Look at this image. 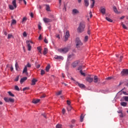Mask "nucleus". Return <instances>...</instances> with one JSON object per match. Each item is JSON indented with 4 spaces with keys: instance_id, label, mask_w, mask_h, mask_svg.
<instances>
[{
    "instance_id": "obj_1",
    "label": "nucleus",
    "mask_w": 128,
    "mask_h": 128,
    "mask_svg": "<svg viewBox=\"0 0 128 128\" xmlns=\"http://www.w3.org/2000/svg\"><path fill=\"white\" fill-rule=\"evenodd\" d=\"M84 28H86V22L82 21L80 23L79 26L78 28V32H82L84 31Z\"/></svg>"
},
{
    "instance_id": "obj_2",
    "label": "nucleus",
    "mask_w": 128,
    "mask_h": 128,
    "mask_svg": "<svg viewBox=\"0 0 128 128\" xmlns=\"http://www.w3.org/2000/svg\"><path fill=\"white\" fill-rule=\"evenodd\" d=\"M75 44H76V48H80L83 44L82 42L80 40V39L78 38H76L75 41Z\"/></svg>"
},
{
    "instance_id": "obj_3",
    "label": "nucleus",
    "mask_w": 128,
    "mask_h": 128,
    "mask_svg": "<svg viewBox=\"0 0 128 128\" xmlns=\"http://www.w3.org/2000/svg\"><path fill=\"white\" fill-rule=\"evenodd\" d=\"M68 50H70V48H60L58 50V52H60V54H66V52H68Z\"/></svg>"
},
{
    "instance_id": "obj_4",
    "label": "nucleus",
    "mask_w": 128,
    "mask_h": 128,
    "mask_svg": "<svg viewBox=\"0 0 128 128\" xmlns=\"http://www.w3.org/2000/svg\"><path fill=\"white\" fill-rule=\"evenodd\" d=\"M28 68H32V65L30 64V63H28L26 66H25L22 71V74H28Z\"/></svg>"
},
{
    "instance_id": "obj_5",
    "label": "nucleus",
    "mask_w": 128,
    "mask_h": 128,
    "mask_svg": "<svg viewBox=\"0 0 128 128\" xmlns=\"http://www.w3.org/2000/svg\"><path fill=\"white\" fill-rule=\"evenodd\" d=\"M4 100L6 102H14V99L12 98H4Z\"/></svg>"
},
{
    "instance_id": "obj_6",
    "label": "nucleus",
    "mask_w": 128,
    "mask_h": 128,
    "mask_svg": "<svg viewBox=\"0 0 128 128\" xmlns=\"http://www.w3.org/2000/svg\"><path fill=\"white\" fill-rule=\"evenodd\" d=\"M82 68H84V66H80L78 70H80V74H82V76H86V74L84 72H82Z\"/></svg>"
},
{
    "instance_id": "obj_7",
    "label": "nucleus",
    "mask_w": 128,
    "mask_h": 128,
    "mask_svg": "<svg viewBox=\"0 0 128 128\" xmlns=\"http://www.w3.org/2000/svg\"><path fill=\"white\" fill-rule=\"evenodd\" d=\"M68 38H70V32L66 31V34L64 36V40L65 42H66L68 40Z\"/></svg>"
},
{
    "instance_id": "obj_8",
    "label": "nucleus",
    "mask_w": 128,
    "mask_h": 128,
    "mask_svg": "<svg viewBox=\"0 0 128 128\" xmlns=\"http://www.w3.org/2000/svg\"><path fill=\"white\" fill-rule=\"evenodd\" d=\"M100 82V79L98 78V76H94V82L95 84H98V82Z\"/></svg>"
},
{
    "instance_id": "obj_9",
    "label": "nucleus",
    "mask_w": 128,
    "mask_h": 128,
    "mask_svg": "<svg viewBox=\"0 0 128 128\" xmlns=\"http://www.w3.org/2000/svg\"><path fill=\"white\" fill-rule=\"evenodd\" d=\"M74 58V54H72L68 56V60H72Z\"/></svg>"
},
{
    "instance_id": "obj_10",
    "label": "nucleus",
    "mask_w": 128,
    "mask_h": 128,
    "mask_svg": "<svg viewBox=\"0 0 128 128\" xmlns=\"http://www.w3.org/2000/svg\"><path fill=\"white\" fill-rule=\"evenodd\" d=\"M43 20L45 24H48V22H52V20L46 18H43Z\"/></svg>"
},
{
    "instance_id": "obj_11",
    "label": "nucleus",
    "mask_w": 128,
    "mask_h": 128,
    "mask_svg": "<svg viewBox=\"0 0 128 128\" xmlns=\"http://www.w3.org/2000/svg\"><path fill=\"white\" fill-rule=\"evenodd\" d=\"M122 76H126V74H128V70H123L121 72Z\"/></svg>"
},
{
    "instance_id": "obj_12",
    "label": "nucleus",
    "mask_w": 128,
    "mask_h": 128,
    "mask_svg": "<svg viewBox=\"0 0 128 128\" xmlns=\"http://www.w3.org/2000/svg\"><path fill=\"white\" fill-rule=\"evenodd\" d=\"M26 44L28 48V50H29V52L32 50V46H30V41L27 40L26 42Z\"/></svg>"
},
{
    "instance_id": "obj_13",
    "label": "nucleus",
    "mask_w": 128,
    "mask_h": 128,
    "mask_svg": "<svg viewBox=\"0 0 128 128\" xmlns=\"http://www.w3.org/2000/svg\"><path fill=\"white\" fill-rule=\"evenodd\" d=\"M54 58H55V60H64V57H62V56H58V55H56L54 56Z\"/></svg>"
},
{
    "instance_id": "obj_14",
    "label": "nucleus",
    "mask_w": 128,
    "mask_h": 128,
    "mask_svg": "<svg viewBox=\"0 0 128 128\" xmlns=\"http://www.w3.org/2000/svg\"><path fill=\"white\" fill-rule=\"evenodd\" d=\"M76 84H78L81 88H85L86 86L84 84H80L78 82H76Z\"/></svg>"
},
{
    "instance_id": "obj_15",
    "label": "nucleus",
    "mask_w": 128,
    "mask_h": 128,
    "mask_svg": "<svg viewBox=\"0 0 128 128\" xmlns=\"http://www.w3.org/2000/svg\"><path fill=\"white\" fill-rule=\"evenodd\" d=\"M80 12L77 9H73L72 10V14L76 15L78 14Z\"/></svg>"
},
{
    "instance_id": "obj_16",
    "label": "nucleus",
    "mask_w": 128,
    "mask_h": 128,
    "mask_svg": "<svg viewBox=\"0 0 128 128\" xmlns=\"http://www.w3.org/2000/svg\"><path fill=\"white\" fill-rule=\"evenodd\" d=\"M26 80H28L27 77H24L23 78H22L20 80V84H22L24 82H26Z\"/></svg>"
},
{
    "instance_id": "obj_17",
    "label": "nucleus",
    "mask_w": 128,
    "mask_h": 128,
    "mask_svg": "<svg viewBox=\"0 0 128 128\" xmlns=\"http://www.w3.org/2000/svg\"><path fill=\"white\" fill-rule=\"evenodd\" d=\"M86 80L88 82H92V81L94 80V78L90 77H87L86 78Z\"/></svg>"
},
{
    "instance_id": "obj_18",
    "label": "nucleus",
    "mask_w": 128,
    "mask_h": 128,
    "mask_svg": "<svg viewBox=\"0 0 128 128\" xmlns=\"http://www.w3.org/2000/svg\"><path fill=\"white\" fill-rule=\"evenodd\" d=\"M90 0H84V6H85L88 7V6H90Z\"/></svg>"
},
{
    "instance_id": "obj_19",
    "label": "nucleus",
    "mask_w": 128,
    "mask_h": 128,
    "mask_svg": "<svg viewBox=\"0 0 128 128\" xmlns=\"http://www.w3.org/2000/svg\"><path fill=\"white\" fill-rule=\"evenodd\" d=\"M78 64V61H76L72 63V66L73 68H76V66Z\"/></svg>"
},
{
    "instance_id": "obj_20",
    "label": "nucleus",
    "mask_w": 128,
    "mask_h": 128,
    "mask_svg": "<svg viewBox=\"0 0 128 128\" xmlns=\"http://www.w3.org/2000/svg\"><path fill=\"white\" fill-rule=\"evenodd\" d=\"M100 12H102V14H106V8L102 7L100 8Z\"/></svg>"
},
{
    "instance_id": "obj_21",
    "label": "nucleus",
    "mask_w": 128,
    "mask_h": 128,
    "mask_svg": "<svg viewBox=\"0 0 128 128\" xmlns=\"http://www.w3.org/2000/svg\"><path fill=\"white\" fill-rule=\"evenodd\" d=\"M12 4L15 8H16V0H14L12 2Z\"/></svg>"
},
{
    "instance_id": "obj_22",
    "label": "nucleus",
    "mask_w": 128,
    "mask_h": 128,
    "mask_svg": "<svg viewBox=\"0 0 128 128\" xmlns=\"http://www.w3.org/2000/svg\"><path fill=\"white\" fill-rule=\"evenodd\" d=\"M40 99L34 100H32V102H33V104H38V103L40 102Z\"/></svg>"
},
{
    "instance_id": "obj_23",
    "label": "nucleus",
    "mask_w": 128,
    "mask_h": 128,
    "mask_svg": "<svg viewBox=\"0 0 128 128\" xmlns=\"http://www.w3.org/2000/svg\"><path fill=\"white\" fill-rule=\"evenodd\" d=\"M48 50L47 48H44V50L43 51V54L46 56V54H48Z\"/></svg>"
},
{
    "instance_id": "obj_24",
    "label": "nucleus",
    "mask_w": 128,
    "mask_h": 128,
    "mask_svg": "<svg viewBox=\"0 0 128 128\" xmlns=\"http://www.w3.org/2000/svg\"><path fill=\"white\" fill-rule=\"evenodd\" d=\"M37 82L36 80L34 78L32 80V86H34V84H36V82Z\"/></svg>"
},
{
    "instance_id": "obj_25",
    "label": "nucleus",
    "mask_w": 128,
    "mask_h": 128,
    "mask_svg": "<svg viewBox=\"0 0 128 128\" xmlns=\"http://www.w3.org/2000/svg\"><path fill=\"white\" fill-rule=\"evenodd\" d=\"M15 68L16 70H18V68H20V66H18V62H16L15 64Z\"/></svg>"
},
{
    "instance_id": "obj_26",
    "label": "nucleus",
    "mask_w": 128,
    "mask_h": 128,
    "mask_svg": "<svg viewBox=\"0 0 128 128\" xmlns=\"http://www.w3.org/2000/svg\"><path fill=\"white\" fill-rule=\"evenodd\" d=\"M91 2H92V4H91L90 8H92L94 6V4L96 3V1L94 0H90Z\"/></svg>"
},
{
    "instance_id": "obj_27",
    "label": "nucleus",
    "mask_w": 128,
    "mask_h": 128,
    "mask_svg": "<svg viewBox=\"0 0 128 128\" xmlns=\"http://www.w3.org/2000/svg\"><path fill=\"white\" fill-rule=\"evenodd\" d=\"M50 65L48 64L46 68V72H48L50 70Z\"/></svg>"
},
{
    "instance_id": "obj_28",
    "label": "nucleus",
    "mask_w": 128,
    "mask_h": 128,
    "mask_svg": "<svg viewBox=\"0 0 128 128\" xmlns=\"http://www.w3.org/2000/svg\"><path fill=\"white\" fill-rule=\"evenodd\" d=\"M72 110V107L71 106H68L67 107V110L68 112H70Z\"/></svg>"
},
{
    "instance_id": "obj_29",
    "label": "nucleus",
    "mask_w": 128,
    "mask_h": 128,
    "mask_svg": "<svg viewBox=\"0 0 128 128\" xmlns=\"http://www.w3.org/2000/svg\"><path fill=\"white\" fill-rule=\"evenodd\" d=\"M120 104L122 106H128V103L126 102H122Z\"/></svg>"
},
{
    "instance_id": "obj_30",
    "label": "nucleus",
    "mask_w": 128,
    "mask_h": 128,
    "mask_svg": "<svg viewBox=\"0 0 128 128\" xmlns=\"http://www.w3.org/2000/svg\"><path fill=\"white\" fill-rule=\"evenodd\" d=\"M106 20L110 22H112V20L110 19V18L106 16Z\"/></svg>"
},
{
    "instance_id": "obj_31",
    "label": "nucleus",
    "mask_w": 128,
    "mask_h": 128,
    "mask_svg": "<svg viewBox=\"0 0 128 128\" xmlns=\"http://www.w3.org/2000/svg\"><path fill=\"white\" fill-rule=\"evenodd\" d=\"M46 10H47V12H50V6H48V4L46 5Z\"/></svg>"
},
{
    "instance_id": "obj_32",
    "label": "nucleus",
    "mask_w": 128,
    "mask_h": 128,
    "mask_svg": "<svg viewBox=\"0 0 128 128\" xmlns=\"http://www.w3.org/2000/svg\"><path fill=\"white\" fill-rule=\"evenodd\" d=\"M9 8L11 10H14V6H13L12 5H9Z\"/></svg>"
},
{
    "instance_id": "obj_33",
    "label": "nucleus",
    "mask_w": 128,
    "mask_h": 128,
    "mask_svg": "<svg viewBox=\"0 0 128 128\" xmlns=\"http://www.w3.org/2000/svg\"><path fill=\"white\" fill-rule=\"evenodd\" d=\"M88 40V36H85L84 39V42H86Z\"/></svg>"
},
{
    "instance_id": "obj_34",
    "label": "nucleus",
    "mask_w": 128,
    "mask_h": 128,
    "mask_svg": "<svg viewBox=\"0 0 128 128\" xmlns=\"http://www.w3.org/2000/svg\"><path fill=\"white\" fill-rule=\"evenodd\" d=\"M113 10L114 12H116H116H118V9H116V6H114L113 7Z\"/></svg>"
},
{
    "instance_id": "obj_35",
    "label": "nucleus",
    "mask_w": 128,
    "mask_h": 128,
    "mask_svg": "<svg viewBox=\"0 0 128 128\" xmlns=\"http://www.w3.org/2000/svg\"><path fill=\"white\" fill-rule=\"evenodd\" d=\"M44 74H46V72L44 70H42L41 72H40L41 76H44Z\"/></svg>"
},
{
    "instance_id": "obj_36",
    "label": "nucleus",
    "mask_w": 128,
    "mask_h": 128,
    "mask_svg": "<svg viewBox=\"0 0 128 128\" xmlns=\"http://www.w3.org/2000/svg\"><path fill=\"white\" fill-rule=\"evenodd\" d=\"M8 94H9V96H14V94H12V92H8Z\"/></svg>"
},
{
    "instance_id": "obj_37",
    "label": "nucleus",
    "mask_w": 128,
    "mask_h": 128,
    "mask_svg": "<svg viewBox=\"0 0 128 128\" xmlns=\"http://www.w3.org/2000/svg\"><path fill=\"white\" fill-rule=\"evenodd\" d=\"M122 26L123 28H124L125 30H128V28L126 27V25L124 24H122Z\"/></svg>"
},
{
    "instance_id": "obj_38",
    "label": "nucleus",
    "mask_w": 128,
    "mask_h": 128,
    "mask_svg": "<svg viewBox=\"0 0 128 128\" xmlns=\"http://www.w3.org/2000/svg\"><path fill=\"white\" fill-rule=\"evenodd\" d=\"M125 102H128V96H124L123 97Z\"/></svg>"
},
{
    "instance_id": "obj_39",
    "label": "nucleus",
    "mask_w": 128,
    "mask_h": 128,
    "mask_svg": "<svg viewBox=\"0 0 128 128\" xmlns=\"http://www.w3.org/2000/svg\"><path fill=\"white\" fill-rule=\"evenodd\" d=\"M62 90L59 91L56 94V96H60V94H62Z\"/></svg>"
},
{
    "instance_id": "obj_40",
    "label": "nucleus",
    "mask_w": 128,
    "mask_h": 128,
    "mask_svg": "<svg viewBox=\"0 0 128 128\" xmlns=\"http://www.w3.org/2000/svg\"><path fill=\"white\" fill-rule=\"evenodd\" d=\"M84 115L82 114L80 116V122H84Z\"/></svg>"
},
{
    "instance_id": "obj_41",
    "label": "nucleus",
    "mask_w": 128,
    "mask_h": 128,
    "mask_svg": "<svg viewBox=\"0 0 128 128\" xmlns=\"http://www.w3.org/2000/svg\"><path fill=\"white\" fill-rule=\"evenodd\" d=\"M26 22V18L24 17L22 20V23L24 24V22Z\"/></svg>"
},
{
    "instance_id": "obj_42",
    "label": "nucleus",
    "mask_w": 128,
    "mask_h": 128,
    "mask_svg": "<svg viewBox=\"0 0 128 128\" xmlns=\"http://www.w3.org/2000/svg\"><path fill=\"white\" fill-rule=\"evenodd\" d=\"M35 66H36V68H40V64H38L37 63L35 64Z\"/></svg>"
},
{
    "instance_id": "obj_43",
    "label": "nucleus",
    "mask_w": 128,
    "mask_h": 128,
    "mask_svg": "<svg viewBox=\"0 0 128 128\" xmlns=\"http://www.w3.org/2000/svg\"><path fill=\"white\" fill-rule=\"evenodd\" d=\"M37 50H38L39 52L42 54V48H40V47H38Z\"/></svg>"
},
{
    "instance_id": "obj_44",
    "label": "nucleus",
    "mask_w": 128,
    "mask_h": 128,
    "mask_svg": "<svg viewBox=\"0 0 128 128\" xmlns=\"http://www.w3.org/2000/svg\"><path fill=\"white\" fill-rule=\"evenodd\" d=\"M15 90H18V92H20V88H18V86H15Z\"/></svg>"
},
{
    "instance_id": "obj_45",
    "label": "nucleus",
    "mask_w": 128,
    "mask_h": 128,
    "mask_svg": "<svg viewBox=\"0 0 128 128\" xmlns=\"http://www.w3.org/2000/svg\"><path fill=\"white\" fill-rule=\"evenodd\" d=\"M16 24V20H13L12 22V24Z\"/></svg>"
},
{
    "instance_id": "obj_46",
    "label": "nucleus",
    "mask_w": 128,
    "mask_h": 128,
    "mask_svg": "<svg viewBox=\"0 0 128 128\" xmlns=\"http://www.w3.org/2000/svg\"><path fill=\"white\" fill-rule=\"evenodd\" d=\"M56 128H62V124H58L56 126Z\"/></svg>"
},
{
    "instance_id": "obj_47",
    "label": "nucleus",
    "mask_w": 128,
    "mask_h": 128,
    "mask_svg": "<svg viewBox=\"0 0 128 128\" xmlns=\"http://www.w3.org/2000/svg\"><path fill=\"white\" fill-rule=\"evenodd\" d=\"M12 38V35L11 34H8V39Z\"/></svg>"
},
{
    "instance_id": "obj_48",
    "label": "nucleus",
    "mask_w": 128,
    "mask_h": 128,
    "mask_svg": "<svg viewBox=\"0 0 128 128\" xmlns=\"http://www.w3.org/2000/svg\"><path fill=\"white\" fill-rule=\"evenodd\" d=\"M18 78H20V76H17L16 79L14 80L15 82H18Z\"/></svg>"
},
{
    "instance_id": "obj_49",
    "label": "nucleus",
    "mask_w": 128,
    "mask_h": 128,
    "mask_svg": "<svg viewBox=\"0 0 128 128\" xmlns=\"http://www.w3.org/2000/svg\"><path fill=\"white\" fill-rule=\"evenodd\" d=\"M66 102H67V104H68V106H70V101L68 100L66 101Z\"/></svg>"
},
{
    "instance_id": "obj_50",
    "label": "nucleus",
    "mask_w": 128,
    "mask_h": 128,
    "mask_svg": "<svg viewBox=\"0 0 128 128\" xmlns=\"http://www.w3.org/2000/svg\"><path fill=\"white\" fill-rule=\"evenodd\" d=\"M62 112L63 114H66V109L65 108L62 109Z\"/></svg>"
},
{
    "instance_id": "obj_51",
    "label": "nucleus",
    "mask_w": 128,
    "mask_h": 128,
    "mask_svg": "<svg viewBox=\"0 0 128 128\" xmlns=\"http://www.w3.org/2000/svg\"><path fill=\"white\" fill-rule=\"evenodd\" d=\"M68 6V4H64V8H65V12H66V6Z\"/></svg>"
},
{
    "instance_id": "obj_52",
    "label": "nucleus",
    "mask_w": 128,
    "mask_h": 128,
    "mask_svg": "<svg viewBox=\"0 0 128 128\" xmlns=\"http://www.w3.org/2000/svg\"><path fill=\"white\" fill-rule=\"evenodd\" d=\"M88 34H90V28H88Z\"/></svg>"
},
{
    "instance_id": "obj_53",
    "label": "nucleus",
    "mask_w": 128,
    "mask_h": 128,
    "mask_svg": "<svg viewBox=\"0 0 128 128\" xmlns=\"http://www.w3.org/2000/svg\"><path fill=\"white\" fill-rule=\"evenodd\" d=\"M27 34H26V32H24L23 33V36H24L26 38V36Z\"/></svg>"
},
{
    "instance_id": "obj_54",
    "label": "nucleus",
    "mask_w": 128,
    "mask_h": 128,
    "mask_svg": "<svg viewBox=\"0 0 128 128\" xmlns=\"http://www.w3.org/2000/svg\"><path fill=\"white\" fill-rule=\"evenodd\" d=\"M28 90V88H24L22 89V91L24 92L25 90Z\"/></svg>"
},
{
    "instance_id": "obj_55",
    "label": "nucleus",
    "mask_w": 128,
    "mask_h": 128,
    "mask_svg": "<svg viewBox=\"0 0 128 128\" xmlns=\"http://www.w3.org/2000/svg\"><path fill=\"white\" fill-rule=\"evenodd\" d=\"M74 126V125H73V124L69 125V128H73Z\"/></svg>"
},
{
    "instance_id": "obj_56",
    "label": "nucleus",
    "mask_w": 128,
    "mask_h": 128,
    "mask_svg": "<svg viewBox=\"0 0 128 128\" xmlns=\"http://www.w3.org/2000/svg\"><path fill=\"white\" fill-rule=\"evenodd\" d=\"M44 42L46 44H48V40H46V38L44 39Z\"/></svg>"
},
{
    "instance_id": "obj_57",
    "label": "nucleus",
    "mask_w": 128,
    "mask_h": 128,
    "mask_svg": "<svg viewBox=\"0 0 128 128\" xmlns=\"http://www.w3.org/2000/svg\"><path fill=\"white\" fill-rule=\"evenodd\" d=\"M72 124H74V122H76V120H72L71 121Z\"/></svg>"
},
{
    "instance_id": "obj_58",
    "label": "nucleus",
    "mask_w": 128,
    "mask_h": 128,
    "mask_svg": "<svg viewBox=\"0 0 128 128\" xmlns=\"http://www.w3.org/2000/svg\"><path fill=\"white\" fill-rule=\"evenodd\" d=\"M90 18L92 17V14L91 11L90 12Z\"/></svg>"
},
{
    "instance_id": "obj_59",
    "label": "nucleus",
    "mask_w": 128,
    "mask_h": 128,
    "mask_svg": "<svg viewBox=\"0 0 128 128\" xmlns=\"http://www.w3.org/2000/svg\"><path fill=\"white\" fill-rule=\"evenodd\" d=\"M123 58L124 57L122 56H120V60H119V62H122V60Z\"/></svg>"
},
{
    "instance_id": "obj_60",
    "label": "nucleus",
    "mask_w": 128,
    "mask_h": 128,
    "mask_svg": "<svg viewBox=\"0 0 128 128\" xmlns=\"http://www.w3.org/2000/svg\"><path fill=\"white\" fill-rule=\"evenodd\" d=\"M41 98H46V95L43 94L40 96Z\"/></svg>"
},
{
    "instance_id": "obj_61",
    "label": "nucleus",
    "mask_w": 128,
    "mask_h": 128,
    "mask_svg": "<svg viewBox=\"0 0 128 128\" xmlns=\"http://www.w3.org/2000/svg\"><path fill=\"white\" fill-rule=\"evenodd\" d=\"M120 118H124V114L122 113H121L120 115Z\"/></svg>"
},
{
    "instance_id": "obj_62",
    "label": "nucleus",
    "mask_w": 128,
    "mask_h": 128,
    "mask_svg": "<svg viewBox=\"0 0 128 128\" xmlns=\"http://www.w3.org/2000/svg\"><path fill=\"white\" fill-rule=\"evenodd\" d=\"M38 30H42V26L39 24L38 26Z\"/></svg>"
},
{
    "instance_id": "obj_63",
    "label": "nucleus",
    "mask_w": 128,
    "mask_h": 128,
    "mask_svg": "<svg viewBox=\"0 0 128 128\" xmlns=\"http://www.w3.org/2000/svg\"><path fill=\"white\" fill-rule=\"evenodd\" d=\"M10 70L11 72H12L14 70V67L12 66H11L10 67Z\"/></svg>"
},
{
    "instance_id": "obj_64",
    "label": "nucleus",
    "mask_w": 128,
    "mask_h": 128,
    "mask_svg": "<svg viewBox=\"0 0 128 128\" xmlns=\"http://www.w3.org/2000/svg\"><path fill=\"white\" fill-rule=\"evenodd\" d=\"M38 40H42V34H40L39 37H38Z\"/></svg>"
}]
</instances>
